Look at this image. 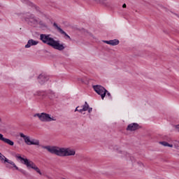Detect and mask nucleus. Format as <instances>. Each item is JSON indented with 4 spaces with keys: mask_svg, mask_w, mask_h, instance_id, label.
<instances>
[{
    "mask_svg": "<svg viewBox=\"0 0 179 179\" xmlns=\"http://www.w3.org/2000/svg\"><path fill=\"white\" fill-rule=\"evenodd\" d=\"M25 22H30L33 24H37L38 23V20H37V17L34 16V14L29 13L25 17H24Z\"/></svg>",
    "mask_w": 179,
    "mask_h": 179,
    "instance_id": "6e6552de",
    "label": "nucleus"
},
{
    "mask_svg": "<svg viewBox=\"0 0 179 179\" xmlns=\"http://www.w3.org/2000/svg\"><path fill=\"white\" fill-rule=\"evenodd\" d=\"M40 40L43 44H47V45L52 47L54 50H57L58 51H64L65 50V46L60 43L59 41H56L54 38H52L50 34H41L40 35Z\"/></svg>",
    "mask_w": 179,
    "mask_h": 179,
    "instance_id": "f03ea898",
    "label": "nucleus"
},
{
    "mask_svg": "<svg viewBox=\"0 0 179 179\" xmlns=\"http://www.w3.org/2000/svg\"><path fill=\"white\" fill-rule=\"evenodd\" d=\"M21 2H22V3H25L26 5H28L29 6H31V8H34L36 12H40V7L36 6L31 1L29 0H21Z\"/></svg>",
    "mask_w": 179,
    "mask_h": 179,
    "instance_id": "9b49d317",
    "label": "nucleus"
},
{
    "mask_svg": "<svg viewBox=\"0 0 179 179\" xmlns=\"http://www.w3.org/2000/svg\"><path fill=\"white\" fill-rule=\"evenodd\" d=\"M108 96L109 100H113V96H111V93H110V92H108V90H106V92H105V96Z\"/></svg>",
    "mask_w": 179,
    "mask_h": 179,
    "instance_id": "aec40b11",
    "label": "nucleus"
},
{
    "mask_svg": "<svg viewBox=\"0 0 179 179\" xmlns=\"http://www.w3.org/2000/svg\"><path fill=\"white\" fill-rule=\"evenodd\" d=\"M0 160H4V163H9L6 160H9L8 158H6L3 155L1 154L0 155Z\"/></svg>",
    "mask_w": 179,
    "mask_h": 179,
    "instance_id": "6ab92c4d",
    "label": "nucleus"
},
{
    "mask_svg": "<svg viewBox=\"0 0 179 179\" xmlns=\"http://www.w3.org/2000/svg\"><path fill=\"white\" fill-rule=\"evenodd\" d=\"M0 122H2V119H1V117H0Z\"/></svg>",
    "mask_w": 179,
    "mask_h": 179,
    "instance_id": "7c9ffc66",
    "label": "nucleus"
},
{
    "mask_svg": "<svg viewBox=\"0 0 179 179\" xmlns=\"http://www.w3.org/2000/svg\"><path fill=\"white\" fill-rule=\"evenodd\" d=\"M87 111L89 113H92L93 111V108H90V106L88 107Z\"/></svg>",
    "mask_w": 179,
    "mask_h": 179,
    "instance_id": "a878e982",
    "label": "nucleus"
},
{
    "mask_svg": "<svg viewBox=\"0 0 179 179\" xmlns=\"http://www.w3.org/2000/svg\"><path fill=\"white\" fill-rule=\"evenodd\" d=\"M178 50H179V48H178Z\"/></svg>",
    "mask_w": 179,
    "mask_h": 179,
    "instance_id": "473e14b6",
    "label": "nucleus"
},
{
    "mask_svg": "<svg viewBox=\"0 0 179 179\" xmlns=\"http://www.w3.org/2000/svg\"><path fill=\"white\" fill-rule=\"evenodd\" d=\"M137 164H138V166H143V164H142L141 162H137Z\"/></svg>",
    "mask_w": 179,
    "mask_h": 179,
    "instance_id": "bb28decb",
    "label": "nucleus"
},
{
    "mask_svg": "<svg viewBox=\"0 0 179 179\" xmlns=\"http://www.w3.org/2000/svg\"><path fill=\"white\" fill-rule=\"evenodd\" d=\"M160 145H162V146H168V148H173V144H169L167 143V141H161L159 142Z\"/></svg>",
    "mask_w": 179,
    "mask_h": 179,
    "instance_id": "a211bd4d",
    "label": "nucleus"
},
{
    "mask_svg": "<svg viewBox=\"0 0 179 179\" xmlns=\"http://www.w3.org/2000/svg\"><path fill=\"white\" fill-rule=\"evenodd\" d=\"M6 162H8V164L13 166V167H14L15 170H17V171H20V173H22V174H23L26 177H29V173H27V171H26L24 169H19V167H17V166H16L15 162H13L12 160L6 159Z\"/></svg>",
    "mask_w": 179,
    "mask_h": 179,
    "instance_id": "0eeeda50",
    "label": "nucleus"
},
{
    "mask_svg": "<svg viewBox=\"0 0 179 179\" xmlns=\"http://www.w3.org/2000/svg\"><path fill=\"white\" fill-rule=\"evenodd\" d=\"M128 156L130 157V160L132 162V163H135V157L130 156L129 154L127 153L126 157H128Z\"/></svg>",
    "mask_w": 179,
    "mask_h": 179,
    "instance_id": "4be33fe9",
    "label": "nucleus"
},
{
    "mask_svg": "<svg viewBox=\"0 0 179 179\" xmlns=\"http://www.w3.org/2000/svg\"><path fill=\"white\" fill-rule=\"evenodd\" d=\"M38 44V41H35L34 39H29L27 42V44L25 45V48H30V47L33 45H37Z\"/></svg>",
    "mask_w": 179,
    "mask_h": 179,
    "instance_id": "4468645a",
    "label": "nucleus"
},
{
    "mask_svg": "<svg viewBox=\"0 0 179 179\" xmlns=\"http://www.w3.org/2000/svg\"><path fill=\"white\" fill-rule=\"evenodd\" d=\"M20 136L22 138L27 145H40V141L38 140H30V136L24 135L23 133H20Z\"/></svg>",
    "mask_w": 179,
    "mask_h": 179,
    "instance_id": "423d86ee",
    "label": "nucleus"
},
{
    "mask_svg": "<svg viewBox=\"0 0 179 179\" xmlns=\"http://www.w3.org/2000/svg\"><path fill=\"white\" fill-rule=\"evenodd\" d=\"M175 127H176V129H178V132H179V124H177Z\"/></svg>",
    "mask_w": 179,
    "mask_h": 179,
    "instance_id": "c85d7f7f",
    "label": "nucleus"
},
{
    "mask_svg": "<svg viewBox=\"0 0 179 179\" xmlns=\"http://www.w3.org/2000/svg\"><path fill=\"white\" fill-rule=\"evenodd\" d=\"M93 89L94 92L97 93V94L101 96V99L104 100V97H106V92H107V90L100 85H94Z\"/></svg>",
    "mask_w": 179,
    "mask_h": 179,
    "instance_id": "39448f33",
    "label": "nucleus"
},
{
    "mask_svg": "<svg viewBox=\"0 0 179 179\" xmlns=\"http://www.w3.org/2000/svg\"><path fill=\"white\" fill-rule=\"evenodd\" d=\"M38 80L40 85H44L45 82L50 80V77L45 74H40L38 77Z\"/></svg>",
    "mask_w": 179,
    "mask_h": 179,
    "instance_id": "1a4fd4ad",
    "label": "nucleus"
},
{
    "mask_svg": "<svg viewBox=\"0 0 179 179\" xmlns=\"http://www.w3.org/2000/svg\"><path fill=\"white\" fill-rule=\"evenodd\" d=\"M15 157L20 160L22 164H24V166H27L28 169H33V170H35V171L40 174V176H42L43 173H41V171H40V169L36 166L34 162L29 160L27 158H24L23 157L20 156V154L15 155Z\"/></svg>",
    "mask_w": 179,
    "mask_h": 179,
    "instance_id": "7ed1b4c3",
    "label": "nucleus"
},
{
    "mask_svg": "<svg viewBox=\"0 0 179 179\" xmlns=\"http://www.w3.org/2000/svg\"><path fill=\"white\" fill-rule=\"evenodd\" d=\"M2 153L0 152V155H1Z\"/></svg>",
    "mask_w": 179,
    "mask_h": 179,
    "instance_id": "2f4dec72",
    "label": "nucleus"
},
{
    "mask_svg": "<svg viewBox=\"0 0 179 179\" xmlns=\"http://www.w3.org/2000/svg\"><path fill=\"white\" fill-rule=\"evenodd\" d=\"M120 41L118 39L110 40V45H118Z\"/></svg>",
    "mask_w": 179,
    "mask_h": 179,
    "instance_id": "f3484780",
    "label": "nucleus"
},
{
    "mask_svg": "<svg viewBox=\"0 0 179 179\" xmlns=\"http://www.w3.org/2000/svg\"><path fill=\"white\" fill-rule=\"evenodd\" d=\"M34 96H41V92L37 91L34 94Z\"/></svg>",
    "mask_w": 179,
    "mask_h": 179,
    "instance_id": "5701e85b",
    "label": "nucleus"
},
{
    "mask_svg": "<svg viewBox=\"0 0 179 179\" xmlns=\"http://www.w3.org/2000/svg\"><path fill=\"white\" fill-rule=\"evenodd\" d=\"M122 8H127V4L124 3V4L122 5Z\"/></svg>",
    "mask_w": 179,
    "mask_h": 179,
    "instance_id": "c756f323",
    "label": "nucleus"
},
{
    "mask_svg": "<svg viewBox=\"0 0 179 179\" xmlns=\"http://www.w3.org/2000/svg\"><path fill=\"white\" fill-rule=\"evenodd\" d=\"M97 3H104V0H94Z\"/></svg>",
    "mask_w": 179,
    "mask_h": 179,
    "instance_id": "b1692460",
    "label": "nucleus"
},
{
    "mask_svg": "<svg viewBox=\"0 0 179 179\" xmlns=\"http://www.w3.org/2000/svg\"><path fill=\"white\" fill-rule=\"evenodd\" d=\"M139 129V124L138 123H131L127 127V131H136Z\"/></svg>",
    "mask_w": 179,
    "mask_h": 179,
    "instance_id": "ddd939ff",
    "label": "nucleus"
},
{
    "mask_svg": "<svg viewBox=\"0 0 179 179\" xmlns=\"http://www.w3.org/2000/svg\"><path fill=\"white\" fill-rule=\"evenodd\" d=\"M0 141L4 142V143H7V145H9L10 146H13V145H15V142L12 141L9 138L3 137V134H0Z\"/></svg>",
    "mask_w": 179,
    "mask_h": 179,
    "instance_id": "f8f14e48",
    "label": "nucleus"
},
{
    "mask_svg": "<svg viewBox=\"0 0 179 179\" xmlns=\"http://www.w3.org/2000/svg\"><path fill=\"white\" fill-rule=\"evenodd\" d=\"M36 24H39V26H41L42 29H47V24L41 20V21L38 20V23Z\"/></svg>",
    "mask_w": 179,
    "mask_h": 179,
    "instance_id": "dca6fc26",
    "label": "nucleus"
},
{
    "mask_svg": "<svg viewBox=\"0 0 179 179\" xmlns=\"http://www.w3.org/2000/svg\"><path fill=\"white\" fill-rule=\"evenodd\" d=\"M50 96L51 99H57L58 98V94H55V92L51 91L50 92Z\"/></svg>",
    "mask_w": 179,
    "mask_h": 179,
    "instance_id": "412c9836",
    "label": "nucleus"
},
{
    "mask_svg": "<svg viewBox=\"0 0 179 179\" xmlns=\"http://www.w3.org/2000/svg\"><path fill=\"white\" fill-rule=\"evenodd\" d=\"M34 117H38L42 122H51V121H57V119L52 117L51 115L46 113H36Z\"/></svg>",
    "mask_w": 179,
    "mask_h": 179,
    "instance_id": "20e7f679",
    "label": "nucleus"
},
{
    "mask_svg": "<svg viewBox=\"0 0 179 179\" xmlns=\"http://www.w3.org/2000/svg\"><path fill=\"white\" fill-rule=\"evenodd\" d=\"M42 149H47L48 152L52 155H56V156H60V157H64L65 156H75L76 152L75 150H71L70 148H58L57 146L51 145H42Z\"/></svg>",
    "mask_w": 179,
    "mask_h": 179,
    "instance_id": "f257e3e1",
    "label": "nucleus"
},
{
    "mask_svg": "<svg viewBox=\"0 0 179 179\" xmlns=\"http://www.w3.org/2000/svg\"><path fill=\"white\" fill-rule=\"evenodd\" d=\"M103 43L106 44H109V45H111V40L110 41H103Z\"/></svg>",
    "mask_w": 179,
    "mask_h": 179,
    "instance_id": "393cba45",
    "label": "nucleus"
},
{
    "mask_svg": "<svg viewBox=\"0 0 179 179\" xmlns=\"http://www.w3.org/2000/svg\"><path fill=\"white\" fill-rule=\"evenodd\" d=\"M78 108H79V106H77V107H76L75 111H78V113H79V110H80V109H78Z\"/></svg>",
    "mask_w": 179,
    "mask_h": 179,
    "instance_id": "cd10ccee",
    "label": "nucleus"
},
{
    "mask_svg": "<svg viewBox=\"0 0 179 179\" xmlns=\"http://www.w3.org/2000/svg\"><path fill=\"white\" fill-rule=\"evenodd\" d=\"M90 106L87 101L85 102V104L83 106V108L79 110V113H83V111H87Z\"/></svg>",
    "mask_w": 179,
    "mask_h": 179,
    "instance_id": "2eb2a0df",
    "label": "nucleus"
},
{
    "mask_svg": "<svg viewBox=\"0 0 179 179\" xmlns=\"http://www.w3.org/2000/svg\"><path fill=\"white\" fill-rule=\"evenodd\" d=\"M53 26L54 27H55V29H57V31H59V33H60L61 34H63V36H64L66 38H69V40H71V36H69V35H68L66 32L63 31L61 27H58V24L57 23L54 22Z\"/></svg>",
    "mask_w": 179,
    "mask_h": 179,
    "instance_id": "9d476101",
    "label": "nucleus"
}]
</instances>
